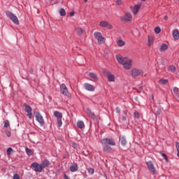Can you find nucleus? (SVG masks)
Masks as SVG:
<instances>
[{
	"label": "nucleus",
	"instance_id": "dca6fc26",
	"mask_svg": "<svg viewBox=\"0 0 179 179\" xmlns=\"http://www.w3.org/2000/svg\"><path fill=\"white\" fill-rule=\"evenodd\" d=\"M131 9L132 10L134 15H136L138 12H139V9H141V5H135L134 6L131 7Z\"/></svg>",
	"mask_w": 179,
	"mask_h": 179
},
{
	"label": "nucleus",
	"instance_id": "7ed1b4c3",
	"mask_svg": "<svg viewBox=\"0 0 179 179\" xmlns=\"http://www.w3.org/2000/svg\"><path fill=\"white\" fill-rule=\"evenodd\" d=\"M143 75V70L141 69L134 68L131 70V76L132 78H138V76H142Z\"/></svg>",
	"mask_w": 179,
	"mask_h": 179
},
{
	"label": "nucleus",
	"instance_id": "9d476101",
	"mask_svg": "<svg viewBox=\"0 0 179 179\" xmlns=\"http://www.w3.org/2000/svg\"><path fill=\"white\" fill-rule=\"evenodd\" d=\"M31 167L34 169V171L36 173H41L43 171V168L41 166V164H38L37 162H34L31 164Z\"/></svg>",
	"mask_w": 179,
	"mask_h": 179
},
{
	"label": "nucleus",
	"instance_id": "f3484780",
	"mask_svg": "<svg viewBox=\"0 0 179 179\" xmlns=\"http://www.w3.org/2000/svg\"><path fill=\"white\" fill-rule=\"evenodd\" d=\"M41 166L42 167V169L50 167V161L48 159H44L41 164Z\"/></svg>",
	"mask_w": 179,
	"mask_h": 179
},
{
	"label": "nucleus",
	"instance_id": "a19ab883",
	"mask_svg": "<svg viewBox=\"0 0 179 179\" xmlns=\"http://www.w3.org/2000/svg\"><path fill=\"white\" fill-rule=\"evenodd\" d=\"M173 93H175L176 94H177L178 93V88L175 87H173Z\"/></svg>",
	"mask_w": 179,
	"mask_h": 179
},
{
	"label": "nucleus",
	"instance_id": "9b49d317",
	"mask_svg": "<svg viewBox=\"0 0 179 179\" xmlns=\"http://www.w3.org/2000/svg\"><path fill=\"white\" fill-rule=\"evenodd\" d=\"M60 92L63 96H68L69 92L68 91V87L65 84L60 85Z\"/></svg>",
	"mask_w": 179,
	"mask_h": 179
},
{
	"label": "nucleus",
	"instance_id": "72a5a7b5",
	"mask_svg": "<svg viewBox=\"0 0 179 179\" xmlns=\"http://www.w3.org/2000/svg\"><path fill=\"white\" fill-rule=\"evenodd\" d=\"M155 31L156 33V34H159V33H160V31H162V29H160V27H157L155 29Z\"/></svg>",
	"mask_w": 179,
	"mask_h": 179
},
{
	"label": "nucleus",
	"instance_id": "c9c22d12",
	"mask_svg": "<svg viewBox=\"0 0 179 179\" xmlns=\"http://www.w3.org/2000/svg\"><path fill=\"white\" fill-rule=\"evenodd\" d=\"M176 148L178 152L177 156L178 157H179V143L178 142L176 143Z\"/></svg>",
	"mask_w": 179,
	"mask_h": 179
},
{
	"label": "nucleus",
	"instance_id": "864d4df0",
	"mask_svg": "<svg viewBox=\"0 0 179 179\" xmlns=\"http://www.w3.org/2000/svg\"><path fill=\"white\" fill-rule=\"evenodd\" d=\"M143 2H145V1H146V0H141Z\"/></svg>",
	"mask_w": 179,
	"mask_h": 179
},
{
	"label": "nucleus",
	"instance_id": "79ce46f5",
	"mask_svg": "<svg viewBox=\"0 0 179 179\" xmlns=\"http://www.w3.org/2000/svg\"><path fill=\"white\" fill-rule=\"evenodd\" d=\"M13 179H20V176L17 174H14Z\"/></svg>",
	"mask_w": 179,
	"mask_h": 179
},
{
	"label": "nucleus",
	"instance_id": "bb28decb",
	"mask_svg": "<svg viewBox=\"0 0 179 179\" xmlns=\"http://www.w3.org/2000/svg\"><path fill=\"white\" fill-rule=\"evenodd\" d=\"M169 71L172 72V73H174L176 72V67L173 65H170L169 66Z\"/></svg>",
	"mask_w": 179,
	"mask_h": 179
},
{
	"label": "nucleus",
	"instance_id": "603ef678",
	"mask_svg": "<svg viewBox=\"0 0 179 179\" xmlns=\"http://www.w3.org/2000/svg\"><path fill=\"white\" fill-rule=\"evenodd\" d=\"M84 2H87V0H84Z\"/></svg>",
	"mask_w": 179,
	"mask_h": 179
},
{
	"label": "nucleus",
	"instance_id": "f8f14e48",
	"mask_svg": "<svg viewBox=\"0 0 179 179\" xmlns=\"http://www.w3.org/2000/svg\"><path fill=\"white\" fill-rule=\"evenodd\" d=\"M105 75H106L108 82H115V76L113 75L110 71H104Z\"/></svg>",
	"mask_w": 179,
	"mask_h": 179
},
{
	"label": "nucleus",
	"instance_id": "37998d69",
	"mask_svg": "<svg viewBox=\"0 0 179 179\" xmlns=\"http://www.w3.org/2000/svg\"><path fill=\"white\" fill-rule=\"evenodd\" d=\"M63 178H64V179H71V178H69V176H68V175H66V173H64V174L63 175Z\"/></svg>",
	"mask_w": 179,
	"mask_h": 179
},
{
	"label": "nucleus",
	"instance_id": "09e8293b",
	"mask_svg": "<svg viewBox=\"0 0 179 179\" xmlns=\"http://www.w3.org/2000/svg\"><path fill=\"white\" fill-rule=\"evenodd\" d=\"M73 15H75V13L73 12L70 13V16H73Z\"/></svg>",
	"mask_w": 179,
	"mask_h": 179
},
{
	"label": "nucleus",
	"instance_id": "7c9ffc66",
	"mask_svg": "<svg viewBox=\"0 0 179 179\" xmlns=\"http://www.w3.org/2000/svg\"><path fill=\"white\" fill-rule=\"evenodd\" d=\"M87 171L89 174H91V176H93V174H94V169L93 168L87 169Z\"/></svg>",
	"mask_w": 179,
	"mask_h": 179
},
{
	"label": "nucleus",
	"instance_id": "20e7f679",
	"mask_svg": "<svg viewBox=\"0 0 179 179\" xmlns=\"http://www.w3.org/2000/svg\"><path fill=\"white\" fill-rule=\"evenodd\" d=\"M35 118L36 121L40 124L41 127H44V124H45L44 122V118L43 117V115H41V113L38 111H35Z\"/></svg>",
	"mask_w": 179,
	"mask_h": 179
},
{
	"label": "nucleus",
	"instance_id": "4c0bfd02",
	"mask_svg": "<svg viewBox=\"0 0 179 179\" xmlns=\"http://www.w3.org/2000/svg\"><path fill=\"white\" fill-rule=\"evenodd\" d=\"M72 147L73 148V149H78V143L73 142Z\"/></svg>",
	"mask_w": 179,
	"mask_h": 179
},
{
	"label": "nucleus",
	"instance_id": "ea45409f",
	"mask_svg": "<svg viewBox=\"0 0 179 179\" xmlns=\"http://www.w3.org/2000/svg\"><path fill=\"white\" fill-rule=\"evenodd\" d=\"M6 136L9 138L10 137L11 133L10 131L6 130L5 131Z\"/></svg>",
	"mask_w": 179,
	"mask_h": 179
},
{
	"label": "nucleus",
	"instance_id": "c85d7f7f",
	"mask_svg": "<svg viewBox=\"0 0 179 179\" xmlns=\"http://www.w3.org/2000/svg\"><path fill=\"white\" fill-rule=\"evenodd\" d=\"M160 155H161V156H162V157H164V159H165L166 163H169V158L167 157V155H166L162 152H160Z\"/></svg>",
	"mask_w": 179,
	"mask_h": 179
},
{
	"label": "nucleus",
	"instance_id": "49530a36",
	"mask_svg": "<svg viewBox=\"0 0 179 179\" xmlns=\"http://www.w3.org/2000/svg\"><path fill=\"white\" fill-rule=\"evenodd\" d=\"M116 3L117 5H121L122 2L121 1V0H117Z\"/></svg>",
	"mask_w": 179,
	"mask_h": 179
},
{
	"label": "nucleus",
	"instance_id": "de8ad7c7",
	"mask_svg": "<svg viewBox=\"0 0 179 179\" xmlns=\"http://www.w3.org/2000/svg\"><path fill=\"white\" fill-rule=\"evenodd\" d=\"M122 120L123 121H127V117L126 116H122Z\"/></svg>",
	"mask_w": 179,
	"mask_h": 179
},
{
	"label": "nucleus",
	"instance_id": "473e14b6",
	"mask_svg": "<svg viewBox=\"0 0 179 179\" xmlns=\"http://www.w3.org/2000/svg\"><path fill=\"white\" fill-rule=\"evenodd\" d=\"M152 43H153V39L150 38V37L148 36V47H150V45H152Z\"/></svg>",
	"mask_w": 179,
	"mask_h": 179
},
{
	"label": "nucleus",
	"instance_id": "39448f33",
	"mask_svg": "<svg viewBox=\"0 0 179 179\" xmlns=\"http://www.w3.org/2000/svg\"><path fill=\"white\" fill-rule=\"evenodd\" d=\"M54 115L57 120V127L61 128L62 127V113L58 110L54 112Z\"/></svg>",
	"mask_w": 179,
	"mask_h": 179
},
{
	"label": "nucleus",
	"instance_id": "1a4fd4ad",
	"mask_svg": "<svg viewBox=\"0 0 179 179\" xmlns=\"http://www.w3.org/2000/svg\"><path fill=\"white\" fill-rule=\"evenodd\" d=\"M94 36L96 40H97L98 44L104 43V37L101 35V32H94Z\"/></svg>",
	"mask_w": 179,
	"mask_h": 179
},
{
	"label": "nucleus",
	"instance_id": "58836bf2",
	"mask_svg": "<svg viewBox=\"0 0 179 179\" xmlns=\"http://www.w3.org/2000/svg\"><path fill=\"white\" fill-rule=\"evenodd\" d=\"M134 117L137 118V120L139 119V113H138V111L134 112Z\"/></svg>",
	"mask_w": 179,
	"mask_h": 179
},
{
	"label": "nucleus",
	"instance_id": "a878e982",
	"mask_svg": "<svg viewBox=\"0 0 179 179\" xmlns=\"http://www.w3.org/2000/svg\"><path fill=\"white\" fill-rule=\"evenodd\" d=\"M76 31L80 36V34H83V31H85V30L80 27H78L76 28Z\"/></svg>",
	"mask_w": 179,
	"mask_h": 179
},
{
	"label": "nucleus",
	"instance_id": "5701e85b",
	"mask_svg": "<svg viewBox=\"0 0 179 179\" xmlns=\"http://www.w3.org/2000/svg\"><path fill=\"white\" fill-rule=\"evenodd\" d=\"M117 44L118 45V47H124V45H125V42L124 41H122V39H119L117 41Z\"/></svg>",
	"mask_w": 179,
	"mask_h": 179
},
{
	"label": "nucleus",
	"instance_id": "ddd939ff",
	"mask_svg": "<svg viewBox=\"0 0 179 179\" xmlns=\"http://www.w3.org/2000/svg\"><path fill=\"white\" fill-rule=\"evenodd\" d=\"M100 27H108L109 30L113 29V25L108 22V21H101L99 22Z\"/></svg>",
	"mask_w": 179,
	"mask_h": 179
},
{
	"label": "nucleus",
	"instance_id": "f704fd0d",
	"mask_svg": "<svg viewBox=\"0 0 179 179\" xmlns=\"http://www.w3.org/2000/svg\"><path fill=\"white\" fill-rule=\"evenodd\" d=\"M9 125H10V123L9 122V120H6L4 122V128H8V127H9Z\"/></svg>",
	"mask_w": 179,
	"mask_h": 179
},
{
	"label": "nucleus",
	"instance_id": "a211bd4d",
	"mask_svg": "<svg viewBox=\"0 0 179 179\" xmlns=\"http://www.w3.org/2000/svg\"><path fill=\"white\" fill-rule=\"evenodd\" d=\"M86 113L91 118H92V120H96V118H97L94 113L92 112L90 109H86Z\"/></svg>",
	"mask_w": 179,
	"mask_h": 179
},
{
	"label": "nucleus",
	"instance_id": "6e6552de",
	"mask_svg": "<svg viewBox=\"0 0 179 179\" xmlns=\"http://www.w3.org/2000/svg\"><path fill=\"white\" fill-rule=\"evenodd\" d=\"M146 166L152 174H157V171H156V168L152 161L146 162Z\"/></svg>",
	"mask_w": 179,
	"mask_h": 179
},
{
	"label": "nucleus",
	"instance_id": "6ab92c4d",
	"mask_svg": "<svg viewBox=\"0 0 179 179\" xmlns=\"http://www.w3.org/2000/svg\"><path fill=\"white\" fill-rule=\"evenodd\" d=\"M79 170V167L78 166V164H74L70 166V171L71 173H75Z\"/></svg>",
	"mask_w": 179,
	"mask_h": 179
},
{
	"label": "nucleus",
	"instance_id": "a18cd8bd",
	"mask_svg": "<svg viewBox=\"0 0 179 179\" xmlns=\"http://www.w3.org/2000/svg\"><path fill=\"white\" fill-rule=\"evenodd\" d=\"M161 113H162V110L158 109V110H157V112H156V115H160Z\"/></svg>",
	"mask_w": 179,
	"mask_h": 179
},
{
	"label": "nucleus",
	"instance_id": "8fccbe9b",
	"mask_svg": "<svg viewBox=\"0 0 179 179\" xmlns=\"http://www.w3.org/2000/svg\"><path fill=\"white\" fill-rule=\"evenodd\" d=\"M164 20H167V19H168L167 16H164Z\"/></svg>",
	"mask_w": 179,
	"mask_h": 179
},
{
	"label": "nucleus",
	"instance_id": "b1692460",
	"mask_svg": "<svg viewBox=\"0 0 179 179\" xmlns=\"http://www.w3.org/2000/svg\"><path fill=\"white\" fill-rule=\"evenodd\" d=\"M166 50H169V46L166 43H163L161 45L160 51H166Z\"/></svg>",
	"mask_w": 179,
	"mask_h": 179
},
{
	"label": "nucleus",
	"instance_id": "393cba45",
	"mask_svg": "<svg viewBox=\"0 0 179 179\" xmlns=\"http://www.w3.org/2000/svg\"><path fill=\"white\" fill-rule=\"evenodd\" d=\"M90 78L94 79V80H97V74L94 73H89Z\"/></svg>",
	"mask_w": 179,
	"mask_h": 179
},
{
	"label": "nucleus",
	"instance_id": "412c9836",
	"mask_svg": "<svg viewBox=\"0 0 179 179\" xmlns=\"http://www.w3.org/2000/svg\"><path fill=\"white\" fill-rule=\"evenodd\" d=\"M173 37L174 40H178L179 39V31L178 29H175L173 32Z\"/></svg>",
	"mask_w": 179,
	"mask_h": 179
},
{
	"label": "nucleus",
	"instance_id": "cd10ccee",
	"mask_svg": "<svg viewBox=\"0 0 179 179\" xmlns=\"http://www.w3.org/2000/svg\"><path fill=\"white\" fill-rule=\"evenodd\" d=\"M59 15L60 16H66V11H65V9L61 8L59 10Z\"/></svg>",
	"mask_w": 179,
	"mask_h": 179
},
{
	"label": "nucleus",
	"instance_id": "f03ea898",
	"mask_svg": "<svg viewBox=\"0 0 179 179\" xmlns=\"http://www.w3.org/2000/svg\"><path fill=\"white\" fill-rule=\"evenodd\" d=\"M101 143L103 145V151L108 153L113 150L110 146H115V141L112 138H103L101 140ZM110 145V146H108Z\"/></svg>",
	"mask_w": 179,
	"mask_h": 179
},
{
	"label": "nucleus",
	"instance_id": "f257e3e1",
	"mask_svg": "<svg viewBox=\"0 0 179 179\" xmlns=\"http://www.w3.org/2000/svg\"><path fill=\"white\" fill-rule=\"evenodd\" d=\"M116 59L120 65L123 66V68L127 71L129 70L130 68H132V59H128V57H124L121 55H116Z\"/></svg>",
	"mask_w": 179,
	"mask_h": 179
},
{
	"label": "nucleus",
	"instance_id": "2eb2a0df",
	"mask_svg": "<svg viewBox=\"0 0 179 179\" xmlns=\"http://www.w3.org/2000/svg\"><path fill=\"white\" fill-rule=\"evenodd\" d=\"M84 89L88 92H94V86L90 83H84Z\"/></svg>",
	"mask_w": 179,
	"mask_h": 179
},
{
	"label": "nucleus",
	"instance_id": "c756f323",
	"mask_svg": "<svg viewBox=\"0 0 179 179\" xmlns=\"http://www.w3.org/2000/svg\"><path fill=\"white\" fill-rule=\"evenodd\" d=\"M26 153L29 155V156H31L33 155V152L31 151V150H30L29 148H26L25 149Z\"/></svg>",
	"mask_w": 179,
	"mask_h": 179
},
{
	"label": "nucleus",
	"instance_id": "0eeeda50",
	"mask_svg": "<svg viewBox=\"0 0 179 179\" xmlns=\"http://www.w3.org/2000/svg\"><path fill=\"white\" fill-rule=\"evenodd\" d=\"M25 111L27 113V115L29 118V120L33 119V109L31 108V106L28 105L27 103L24 104Z\"/></svg>",
	"mask_w": 179,
	"mask_h": 179
},
{
	"label": "nucleus",
	"instance_id": "e433bc0d",
	"mask_svg": "<svg viewBox=\"0 0 179 179\" xmlns=\"http://www.w3.org/2000/svg\"><path fill=\"white\" fill-rule=\"evenodd\" d=\"M168 82H169L168 80H164V79L159 80V83H162V85H166V83H168Z\"/></svg>",
	"mask_w": 179,
	"mask_h": 179
},
{
	"label": "nucleus",
	"instance_id": "2f4dec72",
	"mask_svg": "<svg viewBox=\"0 0 179 179\" xmlns=\"http://www.w3.org/2000/svg\"><path fill=\"white\" fill-rule=\"evenodd\" d=\"M12 152H13V149H12V148H8L6 150V153L8 156L12 155Z\"/></svg>",
	"mask_w": 179,
	"mask_h": 179
},
{
	"label": "nucleus",
	"instance_id": "aec40b11",
	"mask_svg": "<svg viewBox=\"0 0 179 179\" xmlns=\"http://www.w3.org/2000/svg\"><path fill=\"white\" fill-rule=\"evenodd\" d=\"M119 139L122 146H127V138H125V136H120Z\"/></svg>",
	"mask_w": 179,
	"mask_h": 179
},
{
	"label": "nucleus",
	"instance_id": "4be33fe9",
	"mask_svg": "<svg viewBox=\"0 0 179 179\" xmlns=\"http://www.w3.org/2000/svg\"><path fill=\"white\" fill-rule=\"evenodd\" d=\"M77 127L80 129H82V128H85V123L83 122V121H78L77 122Z\"/></svg>",
	"mask_w": 179,
	"mask_h": 179
},
{
	"label": "nucleus",
	"instance_id": "c03bdc74",
	"mask_svg": "<svg viewBox=\"0 0 179 179\" xmlns=\"http://www.w3.org/2000/svg\"><path fill=\"white\" fill-rule=\"evenodd\" d=\"M116 113H117V114H120L121 113V109H120L119 107H116Z\"/></svg>",
	"mask_w": 179,
	"mask_h": 179
},
{
	"label": "nucleus",
	"instance_id": "423d86ee",
	"mask_svg": "<svg viewBox=\"0 0 179 179\" xmlns=\"http://www.w3.org/2000/svg\"><path fill=\"white\" fill-rule=\"evenodd\" d=\"M6 15L7 17L10 19L11 21L14 22L15 24H19V19H17V17L15 15V14H13L12 12L7 11Z\"/></svg>",
	"mask_w": 179,
	"mask_h": 179
},
{
	"label": "nucleus",
	"instance_id": "3c124183",
	"mask_svg": "<svg viewBox=\"0 0 179 179\" xmlns=\"http://www.w3.org/2000/svg\"><path fill=\"white\" fill-rule=\"evenodd\" d=\"M30 72H31V73H32V72H33V69H31Z\"/></svg>",
	"mask_w": 179,
	"mask_h": 179
},
{
	"label": "nucleus",
	"instance_id": "4468645a",
	"mask_svg": "<svg viewBox=\"0 0 179 179\" xmlns=\"http://www.w3.org/2000/svg\"><path fill=\"white\" fill-rule=\"evenodd\" d=\"M122 22H130L132 20V15L129 13H126L123 17H121Z\"/></svg>",
	"mask_w": 179,
	"mask_h": 179
},
{
	"label": "nucleus",
	"instance_id": "5fc2aeb1",
	"mask_svg": "<svg viewBox=\"0 0 179 179\" xmlns=\"http://www.w3.org/2000/svg\"><path fill=\"white\" fill-rule=\"evenodd\" d=\"M178 1H179V0H178Z\"/></svg>",
	"mask_w": 179,
	"mask_h": 179
}]
</instances>
